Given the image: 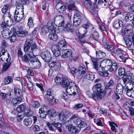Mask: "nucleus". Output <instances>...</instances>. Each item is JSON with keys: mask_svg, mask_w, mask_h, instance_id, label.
<instances>
[{"mask_svg": "<svg viewBox=\"0 0 134 134\" xmlns=\"http://www.w3.org/2000/svg\"><path fill=\"white\" fill-rule=\"evenodd\" d=\"M73 124L80 125V127L81 128L87 126L86 122L79 118L77 115H73L65 123L66 129L70 133L72 134H75L79 132L80 130V127H79V129H77V127L73 126Z\"/></svg>", "mask_w": 134, "mask_h": 134, "instance_id": "1", "label": "nucleus"}, {"mask_svg": "<svg viewBox=\"0 0 134 134\" xmlns=\"http://www.w3.org/2000/svg\"><path fill=\"white\" fill-rule=\"evenodd\" d=\"M62 57L64 58H68L70 60L76 61L78 59L77 56H75L72 54V51L70 49H63L62 51Z\"/></svg>", "mask_w": 134, "mask_h": 134, "instance_id": "2", "label": "nucleus"}, {"mask_svg": "<svg viewBox=\"0 0 134 134\" xmlns=\"http://www.w3.org/2000/svg\"><path fill=\"white\" fill-rule=\"evenodd\" d=\"M91 59L93 62V69H95L98 72L99 74L102 76L106 77L109 75V73L108 72L100 71L101 68H100V65H99L97 63V60L96 58L92 57Z\"/></svg>", "mask_w": 134, "mask_h": 134, "instance_id": "3", "label": "nucleus"}, {"mask_svg": "<svg viewBox=\"0 0 134 134\" xmlns=\"http://www.w3.org/2000/svg\"><path fill=\"white\" fill-rule=\"evenodd\" d=\"M134 79H132L131 82L125 84L124 87V91H126L127 95L129 96L134 98V91L132 90Z\"/></svg>", "mask_w": 134, "mask_h": 134, "instance_id": "4", "label": "nucleus"}, {"mask_svg": "<svg viewBox=\"0 0 134 134\" xmlns=\"http://www.w3.org/2000/svg\"><path fill=\"white\" fill-rule=\"evenodd\" d=\"M44 97L47 100L49 101L51 105H54L58 102V100L54 98L53 91L50 89L48 90L47 94L44 96Z\"/></svg>", "mask_w": 134, "mask_h": 134, "instance_id": "5", "label": "nucleus"}, {"mask_svg": "<svg viewBox=\"0 0 134 134\" xmlns=\"http://www.w3.org/2000/svg\"><path fill=\"white\" fill-rule=\"evenodd\" d=\"M66 91L69 95H75L78 93V88L76 84L71 81L68 87L66 88Z\"/></svg>", "mask_w": 134, "mask_h": 134, "instance_id": "6", "label": "nucleus"}, {"mask_svg": "<svg viewBox=\"0 0 134 134\" xmlns=\"http://www.w3.org/2000/svg\"><path fill=\"white\" fill-rule=\"evenodd\" d=\"M29 64L30 67L33 69L39 68L41 66V64L39 60L35 57L31 58Z\"/></svg>", "mask_w": 134, "mask_h": 134, "instance_id": "7", "label": "nucleus"}, {"mask_svg": "<svg viewBox=\"0 0 134 134\" xmlns=\"http://www.w3.org/2000/svg\"><path fill=\"white\" fill-rule=\"evenodd\" d=\"M123 23L121 20H118V19L115 20L113 23V26L119 30L118 33L119 34H122L123 33Z\"/></svg>", "mask_w": 134, "mask_h": 134, "instance_id": "8", "label": "nucleus"}, {"mask_svg": "<svg viewBox=\"0 0 134 134\" xmlns=\"http://www.w3.org/2000/svg\"><path fill=\"white\" fill-rule=\"evenodd\" d=\"M92 3L91 1H85L84 2V5L86 9L94 15H96L97 14V10L94 6L92 7Z\"/></svg>", "mask_w": 134, "mask_h": 134, "instance_id": "9", "label": "nucleus"}, {"mask_svg": "<svg viewBox=\"0 0 134 134\" xmlns=\"http://www.w3.org/2000/svg\"><path fill=\"white\" fill-rule=\"evenodd\" d=\"M102 86L100 83H98L94 85L92 88L93 92H94L97 95L100 94H103L102 97L104 96L103 90L102 89Z\"/></svg>", "mask_w": 134, "mask_h": 134, "instance_id": "10", "label": "nucleus"}, {"mask_svg": "<svg viewBox=\"0 0 134 134\" xmlns=\"http://www.w3.org/2000/svg\"><path fill=\"white\" fill-rule=\"evenodd\" d=\"M113 63V62L109 59H105L102 60L100 64V68H101L100 71L102 70V71L108 72L106 70L105 71V68L106 66L110 67Z\"/></svg>", "mask_w": 134, "mask_h": 134, "instance_id": "11", "label": "nucleus"}, {"mask_svg": "<svg viewBox=\"0 0 134 134\" xmlns=\"http://www.w3.org/2000/svg\"><path fill=\"white\" fill-rule=\"evenodd\" d=\"M69 113V112L68 110H62L58 115L60 120L63 121H65L68 118Z\"/></svg>", "mask_w": 134, "mask_h": 134, "instance_id": "12", "label": "nucleus"}, {"mask_svg": "<svg viewBox=\"0 0 134 134\" xmlns=\"http://www.w3.org/2000/svg\"><path fill=\"white\" fill-rule=\"evenodd\" d=\"M34 56L33 52H30L29 53H25L21 57V61L24 62H28Z\"/></svg>", "mask_w": 134, "mask_h": 134, "instance_id": "13", "label": "nucleus"}, {"mask_svg": "<svg viewBox=\"0 0 134 134\" xmlns=\"http://www.w3.org/2000/svg\"><path fill=\"white\" fill-rule=\"evenodd\" d=\"M41 55L43 60L46 62H49L51 59V54L47 51L42 52Z\"/></svg>", "mask_w": 134, "mask_h": 134, "instance_id": "14", "label": "nucleus"}, {"mask_svg": "<svg viewBox=\"0 0 134 134\" xmlns=\"http://www.w3.org/2000/svg\"><path fill=\"white\" fill-rule=\"evenodd\" d=\"M114 85L113 81L111 80L108 83H105L104 86L105 89V92L107 94H109L110 93L112 90L111 87Z\"/></svg>", "mask_w": 134, "mask_h": 134, "instance_id": "15", "label": "nucleus"}, {"mask_svg": "<svg viewBox=\"0 0 134 134\" xmlns=\"http://www.w3.org/2000/svg\"><path fill=\"white\" fill-rule=\"evenodd\" d=\"M86 94L88 97H89L91 98L94 99L95 100H98L99 99H100L102 97L103 94H99V95H97L94 92L93 93H91L89 91H87L86 93Z\"/></svg>", "mask_w": 134, "mask_h": 134, "instance_id": "16", "label": "nucleus"}, {"mask_svg": "<svg viewBox=\"0 0 134 134\" xmlns=\"http://www.w3.org/2000/svg\"><path fill=\"white\" fill-rule=\"evenodd\" d=\"M32 43V40L31 39H27L26 40L24 46V51L25 52H27L30 49L31 44Z\"/></svg>", "mask_w": 134, "mask_h": 134, "instance_id": "17", "label": "nucleus"}, {"mask_svg": "<svg viewBox=\"0 0 134 134\" xmlns=\"http://www.w3.org/2000/svg\"><path fill=\"white\" fill-rule=\"evenodd\" d=\"M64 30L66 32L73 33L74 32V29L73 26L70 23H67L65 25Z\"/></svg>", "mask_w": 134, "mask_h": 134, "instance_id": "18", "label": "nucleus"}, {"mask_svg": "<svg viewBox=\"0 0 134 134\" xmlns=\"http://www.w3.org/2000/svg\"><path fill=\"white\" fill-rule=\"evenodd\" d=\"M61 49L60 48L56 46L55 45H53L52 48V50L53 53L54 55L56 57H58L61 54L60 52V49Z\"/></svg>", "mask_w": 134, "mask_h": 134, "instance_id": "19", "label": "nucleus"}, {"mask_svg": "<svg viewBox=\"0 0 134 134\" xmlns=\"http://www.w3.org/2000/svg\"><path fill=\"white\" fill-rule=\"evenodd\" d=\"M14 92L16 97L21 98L23 99V93L20 89L17 87H15L14 88Z\"/></svg>", "mask_w": 134, "mask_h": 134, "instance_id": "20", "label": "nucleus"}, {"mask_svg": "<svg viewBox=\"0 0 134 134\" xmlns=\"http://www.w3.org/2000/svg\"><path fill=\"white\" fill-rule=\"evenodd\" d=\"M56 7L57 10L60 13H65L66 8L64 5H62L61 3H57Z\"/></svg>", "mask_w": 134, "mask_h": 134, "instance_id": "21", "label": "nucleus"}, {"mask_svg": "<svg viewBox=\"0 0 134 134\" xmlns=\"http://www.w3.org/2000/svg\"><path fill=\"white\" fill-rule=\"evenodd\" d=\"M124 86L121 83H118L116 87V93L120 94H122L123 91L124 90Z\"/></svg>", "mask_w": 134, "mask_h": 134, "instance_id": "22", "label": "nucleus"}, {"mask_svg": "<svg viewBox=\"0 0 134 134\" xmlns=\"http://www.w3.org/2000/svg\"><path fill=\"white\" fill-rule=\"evenodd\" d=\"M9 5L8 4L5 5L4 7L2 8V12L4 14L5 16H7L9 18H10V19H11V16L9 12Z\"/></svg>", "mask_w": 134, "mask_h": 134, "instance_id": "23", "label": "nucleus"}, {"mask_svg": "<svg viewBox=\"0 0 134 134\" xmlns=\"http://www.w3.org/2000/svg\"><path fill=\"white\" fill-rule=\"evenodd\" d=\"M24 17V14L14 13V17L16 21L19 22L23 19Z\"/></svg>", "mask_w": 134, "mask_h": 134, "instance_id": "24", "label": "nucleus"}, {"mask_svg": "<svg viewBox=\"0 0 134 134\" xmlns=\"http://www.w3.org/2000/svg\"><path fill=\"white\" fill-rule=\"evenodd\" d=\"M109 68L107 71L114 72L117 69V63L115 62H113V64Z\"/></svg>", "mask_w": 134, "mask_h": 134, "instance_id": "25", "label": "nucleus"}, {"mask_svg": "<svg viewBox=\"0 0 134 134\" xmlns=\"http://www.w3.org/2000/svg\"><path fill=\"white\" fill-rule=\"evenodd\" d=\"M96 56L98 59H101L104 58L106 55V53L101 51H99L96 52Z\"/></svg>", "mask_w": 134, "mask_h": 134, "instance_id": "26", "label": "nucleus"}, {"mask_svg": "<svg viewBox=\"0 0 134 134\" xmlns=\"http://www.w3.org/2000/svg\"><path fill=\"white\" fill-rule=\"evenodd\" d=\"M22 98H21L15 97V98L13 99L12 100V104L13 105L16 106L22 102Z\"/></svg>", "mask_w": 134, "mask_h": 134, "instance_id": "27", "label": "nucleus"}, {"mask_svg": "<svg viewBox=\"0 0 134 134\" xmlns=\"http://www.w3.org/2000/svg\"><path fill=\"white\" fill-rule=\"evenodd\" d=\"M71 82H69V81L67 79L65 78H63L62 79V85L64 87H68L69 85L70 84Z\"/></svg>", "mask_w": 134, "mask_h": 134, "instance_id": "28", "label": "nucleus"}, {"mask_svg": "<svg viewBox=\"0 0 134 134\" xmlns=\"http://www.w3.org/2000/svg\"><path fill=\"white\" fill-rule=\"evenodd\" d=\"M48 38L51 40L56 41L58 39V36L57 34L52 33L49 34L48 36Z\"/></svg>", "mask_w": 134, "mask_h": 134, "instance_id": "29", "label": "nucleus"}, {"mask_svg": "<svg viewBox=\"0 0 134 134\" xmlns=\"http://www.w3.org/2000/svg\"><path fill=\"white\" fill-rule=\"evenodd\" d=\"M133 15L132 13H128L126 14L125 20L126 22L131 21L133 19Z\"/></svg>", "mask_w": 134, "mask_h": 134, "instance_id": "30", "label": "nucleus"}, {"mask_svg": "<svg viewBox=\"0 0 134 134\" xmlns=\"http://www.w3.org/2000/svg\"><path fill=\"white\" fill-rule=\"evenodd\" d=\"M66 45V43L64 39L59 41L56 45H55L56 46H57L60 49L63 47H65Z\"/></svg>", "mask_w": 134, "mask_h": 134, "instance_id": "31", "label": "nucleus"}, {"mask_svg": "<svg viewBox=\"0 0 134 134\" xmlns=\"http://www.w3.org/2000/svg\"><path fill=\"white\" fill-rule=\"evenodd\" d=\"M64 19V17L62 15H60L55 16L54 18V23L56 24L59 21Z\"/></svg>", "mask_w": 134, "mask_h": 134, "instance_id": "32", "label": "nucleus"}, {"mask_svg": "<svg viewBox=\"0 0 134 134\" xmlns=\"http://www.w3.org/2000/svg\"><path fill=\"white\" fill-rule=\"evenodd\" d=\"M125 42V43L127 46L128 47H131L132 45V41L130 38L127 37H124L123 38Z\"/></svg>", "mask_w": 134, "mask_h": 134, "instance_id": "33", "label": "nucleus"}, {"mask_svg": "<svg viewBox=\"0 0 134 134\" xmlns=\"http://www.w3.org/2000/svg\"><path fill=\"white\" fill-rule=\"evenodd\" d=\"M32 122V120L31 118L24 119L23 120L24 125L26 126H30Z\"/></svg>", "mask_w": 134, "mask_h": 134, "instance_id": "34", "label": "nucleus"}, {"mask_svg": "<svg viewBox=\"0 0 134 134\" xmlns=\"http://www.w3.org/2000/svg\"><path fill=\"white\" fill-rule=\"evenodd\" d=\"M11 64V63L8 61H6V62L4 63L3 65V67L2 69V71H5L7 70L9 68Z\"/></svg>", "mask_w": 134, "mask_h": 134, "instance_id": "35", "label": "nucleus"}, {"mask_svg": "<svg viewBox=\"0 0 134 134\" xmlns=\"http://www.w3.org/2000/svg\"><path fill=\"white\" fill-rule=\"evenodd\" d=\"M16 34L18 37H24L28 34V32L25 31H17Z\"/></svg>", "mask_w": 134, "mask_h": 134, "instance_id": "36", "label": "nucleus"}, {"mask_svg": "<svg viewBox=\"0 0 134 134\" xmlns=\"http://www.w3.org/2000/svg\"><path fill=\"white\" fill-rule=\"evenodd\" d=\"M10 31L9 29L8 30H3L2 31V36L5 38H6L8 37V36L10 35L11 33L9 32Z\"/></svg>", "mask_w": 134, "mask_h": 134, "instance_id": "37", "label": "nucleus"}, {"mask_svg": "<svg viewBox=\"0 0 134 134\" xmlns=\"http://www.w3.org/2000/svg\"><path fill=\"white\" fill-rule=\"evenodd\" d=\"M81 14V13L77 10L75 12L74 19L82 20Z\"/></svg>", "mask_w": 134, "mask_h": 134, "instance_id": "38", "label": "nucleus"}, {"mask_svg": "<svg viewBox=\"0 0 134 134\" xmlns=\"http://www.w3.org/2000/svg\"><path fill=\"white\" fill-rule=\"evenodd\" d=\"M13 81V79L11 76H8L5 77L4 79V83L5 85H8Z\"/></svg>", "mask_w": 134, "mask_h": 134, "instance_id": "39", "label": "nucleus"}, {"mask_svg": "<svg viewBox=\"0 0 134 134\" xmlns=\"http://www.w3.org/2000/svg\"><path fill=\"white\" fill-rule=\"evenodd\" d=\"M24 111L25 112L24 116H31L32 114V111L27 107L25 108Z\"/></svg>", "mask_w": 134, "mask_h": 134, "instance_id": "40", "label": "nucleus"}, {"mask_svg": "<svg viewBox=\"0 0 134 134\" xmlns=\"http://www.w3.org/2000/svg\"><path fill=\"white\" fill-rule=\"evenodd\" d=\"M8 22V20H7L6 22H5V21H3L2 22L1 24V26L3 30H8L9 29L8 28L9 27Z\"/></svg>", "mask_w": 134, "mask_h": 134, "instance_id": "41", "label": "nucleus"}, {"mask_svg": "<svg viewBox=\"0 0 134 134\" xmlns=\"http://www.w3.org/2000/svg\"><path fill=\"white\" fill-rule=\"evenodd\" d=\"M52 125L54 127H56L59 132H61L62 131V130L61 128L62 125L61 124L59 123L52 122Z\"/></svg>", "mask_w": 134, "mask_h": 134, "instance_id": "42", "label": "nucleus"}, {"mask_svg": "<svg viewBox=\"0 0 134 134\" xmlns=\"http://www.w3.org/2000/svg\"><path fill=\"white\" fill-rule=\"evenodd\" d=\"M109 124L111 127V130L113 132H116V129L115 128V126L116 127H118V125L114 122H111L109 123Z\"/></svg>", "mask_w": 134, "mask_h": 134, "instance_id": "43", "label": "nucleus"}, {"mask_svg": "<svg viewBox=\"0 0 134 134\" xmlns=\"http://www.w3.org/2000/svg\"><path fill=\"white\" fill-rule=\"evenodd\" d=\"M26 107L24 105L21 104L18 106L17 108V110L19 112L24 111Z\"/></svg>", "mask_w": 134, "mask_h": 134, "instance_id": "44", "label": "nucleus"}, {"mask_svg": "<svg viewBox=\"0 0 134 134\" xmlns=\"http://www.w3.org/2000/svg\"><path fill=\"white\" fill-rule=\"evenodd\" d=\"M86 69L82 66H80L78 68V72L79 73L83 75L86 73Z\"/></svg>", "mask_w": 134, "mask_h": 134, "instance_id": "45", "label": "nucleus"}, {"mask_svg": "<svg viewBox=\"0 0 134 134\" xmlns=\"http://www.w3.org/2000/svg\"><path fill=\"white\" fill-rule=\"evenodd\" d=\"M30 105L32 107L37 108L40 106V104L37 101H32L31 102Z\"/></svg>", "mask_w": 134, "mask_h": 134, "instance_id": "46", "label": "nucleus"}, {"mask_svg": "<svg viewBox=\"0 0 134 134\" xmlns=\"http://www.w3.org/2000/svg\"><path fill=\"white\" fill-rule=\"evenodd\" d=\"M48 32H49V30L48 26H45L42 27L41 29V33L42 34H44Z\"/></svg>", "mask_w": 134, "mask_h": 134, "instance_id": "47", "label": "nucleus"}, {"mask_svg": "<svg viewBox=\"0 0 134 134\" xmlns=\"http://www.w3.org/2000/svg\"><path fill=\"white\" fill-rule=\"evenodd\" d=\"M122 51L121 49H118L117 50H116L115 52L114 51V52H113V53L115 54L116 55L119 57L120 56L122 55Z\"/></svg>", "mask_w": 134, "mask_h": 134, "instance_id": "48", "label": "nucleus"}, {"mask_svg": "<svg viewBox=\"0 0 134 134\" xmlns=\"http://www.w3.org/2000/svg\"><path fill=\"white\" fill-rule=\"evenodd\" d=\"M52 22L51 20H49L48 23V25H49V31H50L52 32H54L55 30L54 29V26L52 25Z\"/></svg>", "mask_w": 134, "mask_h": 134, "instance_id": "49", "label": "nucleus"}, {"mask_svg": "<svg viewBox=\"0 0 134 134\" xmlns=\"http://www.w3.org/2000/svg\"><path fill=\"white\" fill-rule=\"evenodd\" d=\"M73 25L75 27H77L79 26L81 23V20H79L77 19H74Z\"/></svg>", "mask_w": 134, "mask_h": 134, "instance_id": "50", "label": "nucleus"}, {"mask_svg": "<svg viewBox=\"0 0 134 134\" xmlns=\"http://www.w3.org/2000/svg\"><path fill=\"white\" fill-rule=\"evenodd\" d=\"M49 115L50 117H54L57 115V114L55 111L52 110L49 111Z\"/></svg>", "mask_w": 134, "mask_h": 134, "instance_id": "51", "label": "nucleus"}, {"mask_svg": "<svg viewBox=\"0 0 134 134\" xmlns=\"http://www.w3.org/2000/svg\"><path fill=\"white\" fill-rule=\"evenodd\" d=\"M133 27L131 24H128L126 25L124 29V30L133 31Z\"/></svg>", "mask_w": 134, "mask_h": 134, "instance_id": "52", "label": "nucleus"}, {"mask_svg": "<svg viewBox=\"0 0 134 134\" xmlns=\"http://www.w3.org/2000/svg\"><path fill=\"white\" fill-rule=\"evenodd\" d=\"M133 33V31H126L125 30H124L123 31V33L124 34L125 36H130L132 35Z\"/></svg>", "mask_w": 134, "mask_h": 134, "instance_id": "53", "label": "nucleus"}, {"mask_svg": "<svg viewBox=\"0 0 134 134\" xmlns=\"http://www.w3.org/2000/svg\"><path fill=\"white\" fill-rule=\"evenodd\" d=\"M31 50L32 51H36L37 49V45L36 43L34 42L31 44Z\"/></svg>", "mask_w": 134, "mask_h": 134, "instance_id": "54", "label": "nucleus"}, {"mask_svg": "<svg viewBox=\"0 0 134 134\" xmlns=\"http://www.w3.org/2000/svg\"><path fill=\"white\" fill-rule=\"evenodd\" d=\"M16 33H14L11 36L9 37V38L11 42H13L15 41L16 39Z\"/></svg>", "mask_w": 134, "mask_h": 134, "instance_id": "55", "label": "nucleus"}, {"mask_svg": "<svg viewBox=\"0 0 134 134\" xmlns=\"http://www.w3.org/2000/svg\"><path fill=\"white\" fill-rule=\"evenodd\" d=\"M86 77L88 80H93L94 78V75L91 74H87Z\"/></svg>", "mask_w": 134, "mask_h": 134, "instance_id": "56", "label": "nucleus"}, {"mask_svg": "<svg viewBox=\"0 0 134 134\" xmlns=\"http://www.w3.org/2000/svg\"><path fill=\"white\" fill-rule=\"evenodd\" d=\"M68 8L70 10H74L75 11L77 10L74 3L68 5Z\"/></svg>", "mask_w": 134, "mask_h": 134, "instance_id": "57", "label": "nucleus"}, {"mask_svg": "<svg viewBox=\"0 0 134 134\" xmlns=\"http://www.w3.org/2000/svg\"><path fill=\"white\" fill-rule=\"evenodd\" d=\"M107 48L108 51H110L111 53H113V52H114L115 48L111 45H107Z\"/></svg>", "mask_w": 134, "mask_h": 134, "instance_id": "58", "label": "nucleus"}, {"mask_svg": "<svg viewBox=\"0 0 134 134\" xmlns=\"http://www.w3.org/2000/svg\"><path fill=\"white\" fill-rule=\"evenodd\" d=\"M125 70L124 68H120L119 70V74L120 76L125 75Z\"/></svg>", "mask_w": 134, "mask_h": 134, "instance_id": "59", "label": "nucleus"}, {"mask_svg": "<svg viewBox=\"0 0 134 134\" xmlns=\"http://www.w3.org/2000/svg\"><path fill=\"white\" fill-rule=\"evenodd\" d=\"M93 38L95 40H98L99 37V34L97 31H94L92 33Z\"/></svg>", "mask_w": 134, "mask_h": 134, "instance_id": "60", "label": "nucleus"}, {"mask_svg": "<svg viewBox=\"0 0 134 134\" xmlns=\"http://www.w3.org/2000/svg\"><path fill=\"white\" fill-rule=\"evenodd\" d=\"M130 77V76H129L128 75H124L122 79L124 84H125L129 81V78Z\"/></svg>", "mask_w": 134, "mask_h": 134, "instance_id": "61", "label": "nucleus"}, {"mask_svg": "<svg viewBox=\"0 0 134 134\" xmlns=\"http://www.w3.org/2000/svg\"><path fill=\"white\" fill-rule=\"evenodd\" d=\"M64 24L65 21L64 19L63 20L59 21L55 25L59 27H64Z\"/></svg>", "mask_w": 134, "mask_h": 134, "instance_id": "62", "label": "nucleus"}, {"mask_svg": "<svg viewBox=\"0 0 134 134\" xmlns=\"http://www.w3.org/2000/svg\"><path fill=\"white\" fill-rule=\"evenodd\" d=\"M52 123H51L49 122H47V126L48 127V128L51 131L55 132V130L52 126Z\"/></svg>", "mask_w": 134, "mask_h": 134, "instance_id": "63", "label": "nucleus"}, {"mask_svg": "<svg viewBox=\"0 0 134 134\" xmlns=\"http://www.w3.org/2000/svg\"><path fill=\"white\" fill-rule=\"evenodd\" d=\"M16 9L18 10L19 9H24L23 6L19 2H16Z\"/></svg>", "mask_w": 134, "mask_h": 134, "instance_id": "64", "label": "nucleus"}]
</instances>
